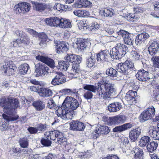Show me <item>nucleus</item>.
<instances>
[{"label":"nucleus","instance_id":"obj_22","mask_svg":"<svg viewBox=\"0 0 159 159\" xmlns=\"http://www.w3.org/2000/svg\"><path fill=\"white\" fill-rule=\"evenodd\" d=\"M122 108V105L119 102H114L109 104L107 107L108 110L110 112H116Z\"/></svg>","mask_w":159,"mask_h":159},{"label":"nucleus","instance_id":"obj_54","mask_svg":"<svg viewBox=\"0 0 159 159\" xmlns=\"http://www.w3.org/2000/svg\"><path fill=\"white\" fill-rule=\"evenodd\" d=\"M54 77L52 80H64L63 75L61 72H60L53 73Z\"/></svg>","mask_w":159,"mask_h":159},{"label":"nucleus","instance_id":"obj_16","mask_svg":"<svg viewBox=\"0 0 159 159\" xmlns=\"http://www.w3.org/2000/svg\"><path fill=\"white\" fill-rule=\"evenodd\" d=\"M70 128L74 130L83 131L85 128L84 124L78 121H73L70 123Z\"/></svg>","mask_w":159,"mask_h":159},{"label":"nucleus","instance_id":"obj_17","mask_svg":"<svg viewBox=\"0 0 159 159\" xmlns=\"http://www.w3.org/2000/svg\"><path fill=\"white\" fill-rule=\"evenodd\" d=\"M66 61L73 64L75 62L80 63L81 62V58L78 55L73 54H67L65 57Z\"/></svg>","mask_w":159,"mask_h":159},{"label":"nucleus","instance_id":"obj_7","mask_svg":"<svg viewBox=\"0 0 159 159\" xmlns=\"http://www.w3.org/2000/svg\"><path fill=\"white\" fill-rule=\"evenodd\" d=\"M134 67L132 61L126 60L123 63H119L117 66V70L120 72L125 74L129 69L133 68Z\"/></svg>","mask_w":159,"mask_h":159},{"label":"nucleus","instance_id":"obj_27","mask_svg":"<svg viewBox=\"0 0 159 159\" xmlns=\"http://www.w3.org/2000/svg\"><path fill=\"white\" fill-rule=\"evenodd\" d=\"M56 138L57 139V142L59 144L63 146L66 145L67 143V139L64 137L63 134L62 132L58 130Z\"/></svg>","mask_w":159,"mask_h":159},{"label":"nucleus","instance_id":"obj_52","mask_svg":"<svg viewBox=\"0 0 159 159\" xmlns=\"http://www.w3.org/2000/svg\"><path fill=\"white\" fill-rule=\"evenodd\" d=\"M47 105L48 107L50 109H55L57 107L56 104L52 98L48 100Z\"/></svg>","mask_w":159,"mask_h":159},{"label":"nucleus","instance_id":"obj_46","mask_svg":"<svg viewBox=\"0 0 159 159\" xmlns=\"http://www.w3.org/2000/svg\"><path fill=\"white\" fill-rule=\"evenodd\" d=\"M20 40L21 43L28 45L30 43V40L27 35L25 34L22 37H20Z\"/></svg>","mask_w":159,"mask_h":159},{"label":"nucleus","instance_id":"obj_25","mask_svg":"<svg viewBox=\"0 0 159 159\" xmlns=\"http://www.w3.org/2000/svg\"><path fill=\"white\" fill-rule=\"evenodd\" d=\"M38 93L40 96L43 97H48L52 95V92L49 89L41 88L39 90Z\"/></svg>","mask_w":159,"mask_h":159},{"label":"nucleus","instance_id":"obj_40","mask_svg":"<svg viewBox=\"0 0 159 159\" xmlns=\"http://www.w3.org/2000/svg\"><path fill=\"white\" fill-rule=\"evenodd\" d=\"M29 65L26 63L21 65L19 67V72L21 74H26L29 70Z\"/></svg>","mask_w":159,"mask_h":159},{"label":"nucleus","instance_id":"obj_14","mask_svg":"<svg viewBox=\"0 0 159 159\" xmlns=\"http://www.w3.org/2000/svg\"><path fill=\"white\" fill-rule=\"evenodd\" d=\"M61 18L57 17L46 18L45 21L46 25L51 27H59Z\"/></svg>","mask_w":159,"mask_h":159},{"label":"nucleus","instance_id":"obj_19","mask_svg":"<svg viewBox=\"0 0 159 159\" xmlns=\"http://www.w3.org/2000/svg\"><path fill=\"white\" fill-rule=\"evenodd\" d=\"M67 44L68 43L65 41L57 42V49H56L57 53L59 54L61 52H66L68 50Z\"/></svg>","mask_w":159,"mask_h":159},{"label":"nucleus","instance_id":"obj_41","mask_svg":"<svg viewBox=\"0 0 159 159\" xmlns=\"http://www.w3.org/2000/svg\"><path fill=\"white\" fill-rule=\"evenodd\" d=\"M150 141V138L148 136L142 137L139 141V145L141 147L145 146Z\"/></svg>","mask_w":159,"mask_h":159},{"label":"nucleus","instance_id":"obj_55","mask_svg":"<svg viewBox=\"0 0 159 159\" xmlns=\"http://www.w3.org/2000/svg\"><path fill=\"white\" fill-rule=\"evenodd\" d=\"M147 112H148L151 115V116L153 117L155 115V110L154 107L153 106H151L149 107L147 109H146Z\"/></svg>","mask_w":159,"mask_h":159},{"label":"nucleus","instance_id":"obj_26","mask_svg":"<svg viewBox=\"0 0 159 159\" xmlns=\"http://www.w3.org/2000/svg\"><path fill=\"white\" fill-rule=\"evenodd\" d=\"M36 71H40L42 74H46L48 72V68L44 64L39 62L34 64Z\"/></svg>","mask_w":159,"mask_h":159},{"label":"nucleus","instance_id":"obj_48","mask_svg":"<svg viewBox=\"0 0 159 159\" xmlns=\"http://www.w3.org/2000/svg\"><path fill=\"white\" fill-rule=\"evenodd\" d=\"M118 44L119 48L121 49V52L122 53L123 56L128 51V48L126 46L120 43H118Z\"/></svg>","mask_w":159,"mask_h":159},{"label":"nucleus","instance_id":"obj_50","mask_svg":"<svg viewBox=\"0 0 159 159\" xmlns=\"http://www.w3.org/2000/svg\"><path fill=\"white\" fill-rule=\"evenodd\" d=\"M151 60L153 61V66L155 68H159V56H155L151 58Z\"/></svg>","mask_w":159,"mask_h":159},{"label":"nucleus","instance_id":"obj_58","mask_svg":"<svg viewBox=\"0 0 159 159\" xmlns=\"http://www.w3.org/2000/svg\"><path fill=\"white\" fill-rule=\"evenodd\" d=\"M66 82V80H52L51 84H52L55 86L62 84Z\"/></svg>","mask_w":159,"mask_h":159},{"label":"nucleus","instance_id":"obj_4","mask_svg":"<svg viewBox=\"0 0 159 159\" xmlns=\"http://www.w3.org/2000/svg\"><path fill=\"white\" fill-rule=\"evenodd\" d=\"M79 106L78 101L71 97H66L62 105L63 108H67L72 110H76Z\"/></svg>","mask_w":159,"mask_h":159},{"label":"nucleus","instance_id":"obj_6","mask_svg":"<svg viewBox=\"0 0 159 159\" xmlns=\"http://www.w3.org/2000/svg\"><path fill=\"white\" fill-rule=\"evenodd\" d=\"M119 36H121L123 39L124 43L128 45H133L134 39L132 34L124 30H121L117 32Z\"/></svg>","mask_w":159,"mask_h":159},{"label":"nucleus","instance_id":"obj_29","mask_svg":"<svg viewBox=\"0 0 159 159\" xmlns=\"http://www.w3.org/2000/svg\"><path fill=\"white\" fill-rule=\"evenodd\" d=\"M148 72L144 70L143 69L139 70L136 75V76L138 80H143V79H149L150 78L148 77Z\"/></svg>","mask_w":159,"mask_h":159},{"label":"nucleus","instance_id":"obj_43","mask_svg":"<svg viewBox=\"0 0 159 159\" xmlns=\"http://www.w3.org/2000/svg\"><path fill=\"white\" fill-rule=\"evenodd\" d=\"M73 13L75 16L80 17H85L89 14L88 12L87 11L80 10H75Z\"/></svg>","mask_w":159,"mask_h":159},{"label":"nucleus","instance_id":"obj_20","mask_svg":"<svg viewBox=\"0 0 159 159\" xmlns=\"http://www.w3.org/2000/svg\"><path fill=\"white\" fill-rule=\"evenodd\" d=\"M109 52L108 50L101 51L97 55L98 61L104 62L107 60Z\"/></svg>","mask_w":159,"mask_h":159},{"label":"nucleus","instance_id":"obj_11","mask_svg":"<svg viewBox=\"0 0 159 159\" xmlns=\"http://www.w3.org/2000/svg\"><path fill=\"white\" fill-rule=\"evenodd\" d=\"M109 53L110 56L113 59H119L123 57L122 53L118 46V43L116 44L115 47L110 51Z\"/></svg>","mask_w":159,"mask_h":159},{"label":"nucleus","instance_id":"obj_23","mask_svg":"<svg viewBox=\"0 0 159 159\" xmlns=\"http://www.w3.org/2000/svg\"><path fill=\"white\" fill-rule=\"evenodd\" d=\"M159 49V44L157 41H153L148 48V51L151 55L156 54Z\"/></svg>","mask_w":159,"mask_h":159},{"label":"nucleus","instance_id":"obj_38","mask_svg":"<svg viewBox=\"0 0 159 159\" xmlns=\"http://www.w3.org/2000/svg\"><path fill=\"white\" fill-rule=\"evenodd\" d=\"M135 153L133 159H143V152L142 149L139 148H136L134 150Z\"/></svg>","mask_w":159,"mask_h":159},{"label":"nucleus","instance_id":"obj_24","mask_svg":"<svg viewBox=\"0 0 159 159\" xmlns=\"http://www.w3.org/2000/svg\"><path fill=\"white\" fill-rule=\"evenodd\" d=\"M133 126L132 124L127 123L115 127L113 129V131L114 132H121L130 128Z\"/></svg>","mask_w":159,"mask_h":159},{"label":"nucleus","instance_id":"obj_60","mask_svg":"<svg viewBox=\"0 0 159 159\" xmlns=\"http://www.w3.org/2000/svg\"><path fill=\"white\" fill-rule=\"evenodd\" d=\"M80 155L84 158L89 157L91 156V152L90 151H88L86 152L80 153Z\"/></svg>","mask_w":159,"mask_h":159},{"label":"nucleus","instance_id":"obj_35","mask_svg":"<svg viewBox=\"0 0 159 159\" xmlns=\"http://www.w3.org/2000/svg\"><path fill=\"white\" fill-rule=\"evenodd\" d=\"M58 130H54L46 132L45 134V136L46 138H49L50 137V139L52 140H55L57 138V134Z\"/></svg>","mask_w":159,"mask_h":159},{"label":"nucleus","instance_id":"obj_8","mask_svg":"<svg viewBox=\"0 0 159 159\" xmlns=\"http://www.w3.org/2000/svg\"><path fill=\"white\" fill-rule=\"evenodd\" d=\"M110 131V129L106 125H98L95 130L92 133L93 138L96 139L101 134H107Z\"/></svg>","mask_w":159,"mask_h":159},{"label":"nucleus","instance_id":"obj_45","mask_svg":"<svg viewBox=\"0 0 159 159\" xmlns=\"http://www.w3.org/2000/svg\"><path fill=\"white\" fill-rule=\"evenodd\" d=\"M131 55L133 59L135 61L140 60L142 58V56H140L139 53L135 50H132L131 52Z\"/></svg>","mask_w":159,"mask_h":159},{"label":"nucleus","instance_id":"obj_21","mask_svg":"<svg viewBox=\"0 0 159 159\" xmlns=\"http://www.w3.org/2000/svg\"><path fill=\"white\" fill-rule=\"evenodd\" d=\"M150 36L147 33H143L138 35L136 37L135 42L137 45H140L145 42Z\"/></svg>","mask_w":159,"mask_h":159},{"label":"nucleus","instance_id":"obj_18","mask_svg":"<svg viewBox=\"0 0 159 159\" xmlns=\"http://www.w3.org/2000/svg\"><path fill=\"white\" fill-rule=\"evenodd\" d=\"M88 42L86 41V40L82 38L77 39L74 44L75 47L78 49L80 52L83 51L85 49L87 46Z\"/></svg>","mask_w":159,"mask_h":159},{"label":"nucleus","instance_id":"obj_63","mask_svg":"<svg viewBox=\"0 0 159 159\" xmlns=\"http://www.w3.org/2000/svg\"><path fill=\"white\" fill-rule=\"evenodd\" d=\"M84 0H78V2L75 3V7L77 8H80L83 7V5Z\"/></svg>","mask_w":159,"mask_h":159},{"label":"nucleus","instance_id":"obj_37","mask_svg":"<svg viewBox=\"0 0 159 159\" xmlns=\"http://www.w3.org/2000/svg\"><path fill=\"white\" fill-rule=\"evenodd\" d=\"M59 66H57V69L65 71L67 70L70 64L67 61H61L58 62Z\"/></svg>","mask_w":159,"mask_h":159},{"label":"nucleus","instance_id":"obj_39","mask_svg":"<svg viewBox=\"0 0 159 159\" xmlns=\"http://www.w3.org/2000/svg\"><path fill=\"white\" fill-rule=\"evenodd\" d=\"M158 146V144L157 142L154 141L152 142L147 144V149L149 152H152L156 149Z\"/></svg>","mask_w":159,"mask_h":159},{"label":"nucleus","instance_id":"obj_31","mask_svg":"<svg viewBox=\"0 0 159 159\" xmlns=\"http://www.w3.org/2000/svg\"><path fill=\"white\" fill-rule=\"evenodd\" d=\"M96 59L95 54H94V56L92 55L86 58V65L88 68H91L94 65Z\"/></svg>","mask_w":159,"mask_h":159},{"label":"nucleus","instance_id":"obj_61","mask_svg":"<svg viewBox=\"0 0 159 159\" xmlns=\"http://www.w3.org/2000/svg\"><path fill=\"white\" fill-rule=\"evenodd\" d=\"M90 27L92 29L94 30L97 29L100 27V25H98L97 22H94L92 23L90 25Z\"/></svg>","mask_w":159,"mask_h":159},{"label":"nucleus","instance_id":"obj_5","mask_svg":"<svg viewBox=\"0 0 159 159\" xmlns=\"http://www.w3.org/2000/svg\"><path fill=\"white\" fill-rule=\"evenodd\" d=\"M125 117L124 116H117L112 117L103 118L102 120L108 125H118L125 122Z\"/></svg>","mask_w":159,"mask_h":159},{"label":"nucleus","instance_id":"obj_1","mask_svg":"<svg viewBox=\"0 0 159 159\" xmlns=\"http://www.w3.org/2000/svg\"><path fill=\"white\" fill-rule=\"evenodd\" d=\"M19 102L14 98H10L7 99L1 98L0 99V106L3 107L5 113L13 116H8L3 114L2 116L7 122L17 120L19 117L17 115H15L16 112L15 109L19 106Z\"/></svg>","mask_w":159,"mask_h":159},{"label":"nucleus","instance_id":"obj_44","mask_svg":"<svg viewBox=\"0 0 159 159\" xmlns=\"http://www.w3.org/2000/svg\"><path fill=\"white\" fill-rule=\"evenodd\" d=\"M83 88L84 89L89 90V91L93 93L95 92L98 89L97 86L89 84L84 85Z\"/></svg>","mask_w":159,"mask_h":159},{"label":"nucleus","instance_id":"obj_53","mask_svg":"<svg viewBox=\"0 0 159 159\" xmlns=\"http://www.w3.org/2000/svg\"><path fill=\"white\" fill-rule=\"evenodd\" d=\"M80 63L78 62H75L72 64V70L74 72L78 73L80 71Z\"/></svg>","mask_w":159,"mask_h":159},{"label":"nucleus","instance_id":"obj_51","mask_svg":"<svg viewBox=\"0 0 159 159\" xmlns=\"http://www.w3.org/2000/svg\"><path fill=\"white\" fill-rule=\"evenodd\" d=\"M11 47H19L22 46L21 42L19 39L15 40L10 43L9 44Z\"/></svg>","mask_w":159,"mask_h":159},{"label":"nucleus","instance_id":"obj_34","mask_svg":"<svg viewBox=\"0 0 159 159\" xmlns=\"http://www.w3.org/2000/svg\"><path fill=\"white\" fill-rule=\"evenodd\" d=\"M59 27L65 29L70 27L71 23L69 20L64 18H61L60 19Z\"/></svg>","mask_w":159,"mask_h":159},{"label":"nucleus","instance_id":"obj_59","mask_svg":"<svg viewBox=\"0 0 159 159\" xmlns=\"http://www.w3.org/2000/svg\"><path fill=\"white\" fill-rule=\"evenodd\" d=\"M30 82L32 84L36 85H39L40 86H43L45 85V83L41 81H37L36 80H30Z\"/></svg>","mask_w":159,"mask_h":159},{"label":"nucleus","instance_id":"obj_42","mask_svg":"<svg viewBox=\"0 0 159 159\" xmlns=\"http://www.w3.org/2000/svg\"><path fill=\"white\" fill-rule=\"evenodd\" d=\"M19 142L21 147L23 148H27L29 145L28 140L26 137L20 139Z\"/></svg>","mask_w":159,"mask_h":159},{"label":"nucleus","instance_id":"obj_64","mask_svg":"<svg viewBox=\"0 0 159 159\" xmlns=\"http://www.w3.org/2000/svg\"><path fill=\"white\" fill-rule=\"evenodd\" d=\"M102 159H119V158L117 155L112 154L105 157Z\"/></svg>","mask_w":159,"mask_h":159},{"label":"nucleus","instance_id":"obj_15","mask_svg":"<svg viewBox=\"0 0 159 159\" xmlns=\"http://www.w3.org/2000/svg\"><path fill=\"white\" fill-rule=\"evenodd\" d=\"M141 131V128L140 127H138L134 129H132L129 133L130 139L133 142L135 141L140 135Z\"/></svg>","mask_w":159,"mask_h":159},{"label":"nucleus","instance_id":"obj_28","mask_svg":"<svg viewBox=\"0 0 159 159\" xmlns=\"http://www.w3.org/2000/svg\"><path fill=\"white\" fill-rule=\"evenodd\" d=\"M100 13L102 16L105 17H111L113 16L114 11L111 8H105L104 10H100Z\"/></svg>","mask_w":159,"mask_h":159},{"label":"nucleus","instance_id":"obj_49","mask_svg":"<svg viewBox=\"0 0 159 159\" xmlns=\"http://www.w3.org/2000/svg\"><path fill=\"white\" fill-rule=\"evenodd\" d=\"M116 70L112 68H110L106 70V74L108 75V76L111 77L116 76Z\"/></svg>","mask_w":159,"mask_h":159},{"label":"nucleus","instance_id":"obj_47","mask_svg":"<svg viewBox=\"0 0 159 159\" xmlns=\"http://www.w3.org/2000/svg\"><path fill=\"white\" fill-rule=\"evenodd\" d=\"M47 139L42 138L40 141L41 144L44 146L49 147L51 146V141L49 139V138H47Z\"/></svg>","mask_w":159,"mask_h":159},{"label":"nucleus","instance_id":"obj_32","mask_svg":"<svg viewBox=\"0 0 159 159\" xmlns=\"http://www.w3.org/2000/svg\"><path fill=\"white\" fill-rule=\"evenodd\" d=\"M34 7L36 11L41 12L47 9V5L45 3L35 2L34 3Z\"/></svg>","mask_w":159,"mask_h":159},{"label":"nucleus","instance_id":"obj_2","mask_svg":"<svg viewBox=\"0 0 159 159\" xmlns=\"http://www.w3.org/2000/svg\"><path fill=\"white\" fill-rule=\"evenodd\" d=\"M102 80V84L99 89V95L104 99H106L116 94L115 87L114 84L106 82L107 80Z\"/></svg>","mask_w":159,"mask_h":159},{"label":"nucleus","instance_id":"obj_13","mask_svg":"<svg viewBox=\"0 0 159 159\" xmlns=\"http://www.w3.org/2000/svg\"><path fill=\"white\" fill-rule=\"evenodd\" d=\"M36 58L47 64L52 68H54L56 67L55 63L54 61L51 58L42 56L38 55L36 57Z\"/></svg>","mask_w":159,"mask_h":159},{"label":"nucleus","instance_id":"obj_62","mask_svg":"<svg viewBox=\"0 0 159 159\" xmlns=\"http://www.w3.org/2000/svg\"><path fill=\"white\" fill-rule=\"evenodd\" d=\"M27 130L31 134H35L37 132L36 127H30L28 128Z\"/></svg>","mask_w":159,"mask_h":159},{"label":"nucleus","instance_id":"obj_10","mask_svg":"<svg viewBox=\"0 0 159 159\" xmlns=\"http://www.w3.org/2000/svg\"><path fill=\"white\" fill-rule=\"evenodd\" d=\"M15 66H12L8 62L5 63V65L1 66V71L3 75L9 76L14 74Z\"/></svg>","mask_w":159,"mask_h":159},{"label":"nucleus","instance_id":"obj_30","mask_svg":"<svg viewBox=\"0 0 159 159\" xmlns=\"http://www.w3.org/2000/svg\"><path fill=\"white\" fill-rule=\"evenodd\" d=\"M32 105L37 111H41L45 107V105L42 101H34L33 102Z\"/></svg>","mask_w":159,"mask_h":159},{"label":"nucleus","instance_id":"obj_12","mask_svg":"<svg viewBox=\"0 0 159 159\" xmlns=\"http://www.w3.org/2000/svg\"><path fill=\"white\" fill-rule=\"evenodd\" d=\"M138 96H137V92L132 90L129 91L125 97V100L130 104H132L134 102L136 103Z\"/></svg>","mask_w":159,"mask_h":159},{"label":"nucleus","instance_id":"obj_36","mask_svg":"<svg viewBox=\"0 0 159 159\" xmlns=\"http://www.w3.org/2000/svg\"><path fill=\"white\" fill-rule=\"evenodd\" d=\"M149 134L155 140H159V127L153 128L149 131Z\"/></svg>","mask_w":159,"mask_h":159},{"label":"nucleus","instance_id":"obj_3","mask_svg":"<svg viewBox=\"0 0 159 159\" xmlns=\"http://www.w3.org/2000/svg\"><path fill=\"white\" fill-rule=\"evenodd\" d=\"M74 111L68 108H64L61 107L56 111V114L58 117L63 120L71 119L73 117Z\"/></svg>","mask_w":159,"mask_h":159},{"label":"nucleus","instance_id":"obj_56","mask_svg":"<svg viewBox=\"0 0 159 159\" xmlns=\"http://www.w3.org/2000/svg\"><path fill=\"white\" fill-rule=\"evenodd\" d=\"M93 96V95L92 93L89 91L85 92L83 95L84 98L87 100L92 98Z\"/></svg>","mask_w":159,"mask_h":159},{"label":"nucleus","instance_id":"obj_57","mask_svg":"<svg viewBox=\"0 0 159 159\" xmlns=\"http://www.w3.org/2000/svg\"><path fill=\"white\" fill-rule=\"evenodd\" d=\"M37 132L39 131V133H41L44 132L46 129V126L43 124H39L36 127Z\"/></svg>","mask_w":159,"mask_h":159},{"label":"nucleus","instance_id":"obj_33","mask_svg":"<svg viewBox=\"0 0 159 159\" xmlns=\"http://www.w3.org/2000/svg\"><path fill=\"white\" fill-rule=\"evenodd\" d=\"M140 118L141 122H144L149 119H151L152 117L151 116L150 114L148 112H147V111L145 110L141 113Z\"/></svg>","mask_w":159,"mask_h":159},{"label":"nucleus","instance_id":"obj_9","mask_svg":"<svg viewBox=\"0 0 159 159\" xmlns=\"http://www.w3.org/2000/svg\"><path fill=\"white\" fill-rule=\"evenodd\" d=\"M30 5L29 3L23 2L16 5L14 8V10L16 13L24 14L30 10Z\"/></svg>","mask_w":159,"mask_h":159}]
</instances>
